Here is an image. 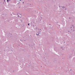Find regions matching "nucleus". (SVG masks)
<instances>
[{"label": "nucleus", "mask_w": 75, "mask_h": 75, "mask_svg": "<svg viewBox=\"0 0 75 75\" xmlns=\"http://www.w3.org/2000/svg\"><path fill=\"white\" fill-rule=\"evenodd\" d=\"M9 0H7V2H8V1Z\"/></svg>", "instance_id": "f257e3e1"}, {"label": "nucleus", "mask_w": 75, "mask_h": 75, "mask_svg": "<svg viewBox=\"0 0 75 75\" xmlns=\"http://www.w3.org/2000/svg\"><path fill=\"white\" fill-rule=\"evenodd\" d=\"M23 3H24V2H23Z\"/></svg>", "instance_id": "20e7f679"}, {"label": "nucleus", "mask_w": 75, "mask_h": 75, "mask_svg": "<svg viewBox=\"0 0 75 75\" xmlns=\"http://www.w3.org/2000/svg\"><path fill=\"white\" fill-rule=\"evenodd\" d=\"M28 25H29V24H28Z\"/></svg>", "instance_id": "7ed1b4c3"}, {"label": "nucleus", "mask_w": 75, "mask_h": 75, "mask_svg": "<svg viewBox=\"0 0 75 75\" xmlns=\"http://www.w3.org/2000/svg\"><path fill=\"white\" fill-rule=\"evenodd\" d=\"M39 34H38V33H37L36 34V35H39Z\"/></svg>", "instance_id": "f03ea898"}]
</instances>
